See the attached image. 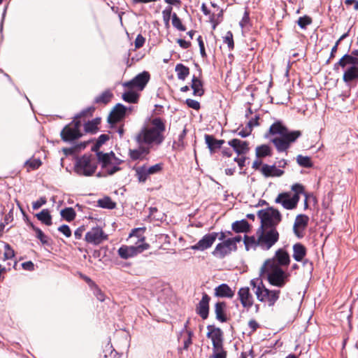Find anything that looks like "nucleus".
I'll return each mask as SVG.
<instances>
[{
    "label": "nucleus",
    "mask_w": 358,
    "mask_h": 358,
    "mask_svg": "<svg viewBox=\"0 0 358 358\" xmlns=\"http://www.w3.org/2000/svg\"><path fill=\"white\" fill-rule=\"evenodd\" d=\"M165 130V122L160 117L150 119L143 125L134 139L138 145H145L150 149L164 142Z\"/></svg>",
    "instance_id": "f257e3e1"
},
{
    "label": "nucleus",
    "mask_w": 358,
    "mask_h": 358,
    "mask_svg": "<svg viewBox=\"0 0 358 358\" xmlns=\"http://www.w3.org/2000/svg\"><path fill=\"white\" fill-rule=\"evenodd\" d=\"M145 230V228L144 227L136 228L132 230L129 234V238L136 237L138 241L136 242V245H122L118 249L117 252L121 258L127 259L149 248V244L144 242L145 237L143 234Z\"/></svg>",
    "instance_id": "f03ea898"
},
{
    "label": "nucleus",
    "mask_w": 358,
    "mask_h": 358,
    "mask_svg": "<svg viewBox=\"0 0 358 358\" xmlns=\"http://www.w3.org/2000/svg\"><path fill=\"white\" fill-rule=\"evenodd\" d=\"M269 283L278 287H282L286 284L289 275L279 265H275L274 260H266L261 268Z\"/></svg>",
    "instance_id": "7ed1b4c3"
},
{
    "label": "nucleus",
    "mask_w": 358,
    "mask_h": 358,
    "mask_svg": "<svg viewBox=\"0 0 358 358\" xmlns=\"http://www.w3.org/2000/svg\"><path fill=\"white\" fill-rule=\"evenodd\" d=\"M250 284L253 287L258 301L267 303L269 306H273L278 300L280 294V290H270L265 287L262 281L258 280L252 279Z\"/></svg>",
    "instance_id": "20e7f679"
},
{
    "label": "nucleus",
    "mask_w": 358,
    "mask_h": 358,
    "mask_svg": "<svg viewBox=\"0 0 358 358\" xmlns=\"http://www.w3.org/2000/svg\"><path fill=\"white\" fill-rule=\"evenodd\" d=\"M257 236L258 246L265 250H269L279 239V233L275 227H259Z\"/></svg>",
    "instance_id": "39448f33"
},
{
    "label": "nucleus",
    "mask_w": 358,
    "mask_h": 358,
    "mask_svg": "<svg viewBox=\"0 0 358 358\" xmlns=\"http://www.w3.org/2000/svg\"><path fill=\"white\" fill-rule=\"evenodd\" d=\"M89 111L90 109L82 111L75 117V119L70 124L64 127L61 131V137L64 141H72L82 136L80 131L81 122L78 119L85 115Z\"/></svg>",
    "instance_id": "423d86ee"
},
{
    "label": "nucleus",
    "mask_w": 358,
    "mask_h": 358,
    "mask_svg": "<svg viewBox=\"0 0 358 358\" xmlns=\"http://www.w3.org/2000/svg\"><path fill=\"white\" fill-rule=\"evenodd\" d=\"M96 154L97 161L101 164V167L106 169L108 175H113L120 170L119 165L122 160L116 157L113 152L103 153L97 151Z\"/></svg>",
    "instance_id": "0eeeda50"
},
{
    "label": "nucleus",
    "mask_w": 358,
    "mask_h": 358,
    "mask_svg": "<svg viewBox=\"0 0 358 358\" xmlns=\"http://www.w3.org/2000/svg\"><path fill=\"white\" fill-rule=\"evenodd\" d=\"M97 168V162L92 155H85L77 159L76 172L80 176H90Z\"/></svg>",
    "instance_id": "6e6552de"
},
{
    "label": "nucleus",
    "mask_w": 358,
    "mask_h": 358,
    "mask_svg": "<svg viewBox=\"0 0 358 358\" xmlns=\"http://www.w3.org/2000/svg\"><path fill=\"white\" fill-rule=\"evenodd\" d=\"M258 216L261 220L260 227H275L281 221V215L278 210L273 208L261 210L258 212Z\"/></svg>",
    "instance_id": "1a4fd4ad"
},
{
    "label": "nucleus",
    "mask_w": 358,
    "mask_h": 358,
    "mask_svg": "<svg viewBox=\"0 0 358 358\" xmlns=\"http://www.w3.org/2000/svg\"><path fill=\"white\" fill-rule=\"evenodd\" d=\"M301 136V132L300 131H289L287 129L281 137L273 138L271 141L278 152H284Z\"/></svg>",
    "instance_id": "9d476101"
},
{
    "label": "nucleus",
    "mask_w": 358,
    "mask_h": 358,
    "mask_svg": "<svg viewBox=\"0 0 358 358\" xmlns=\"http://www.w3.org/2000/svg\"><path fill=\"white\" fill-rule=\"evenodd\" d=\"M108 239V235L104 233L101 227L92 228L85 234V240L90 244L97 245Z\"/></svg>",
    "instance_id": "9b49d317"
},
{
    "label": "nucleus",
    "mask_w": 358,
    "mask_h": 358,
    "mask_svg": "<svg viewBox=\"0 0 358 358\" xmlns=\"http://www.w3.org/2000/svg\"><path fill=\"white\" fill-rule=\"evenodd\" d=\"M149 80L150 74L146 71H143L138 74L130 81L124 83L123 86L131 90L137 89L138 90H143Z\"/></svg>",
    "instance_id": "f8f14e48"
},
{
    "label": "nucleus",
    "mask_w": 358,
    "mask_h": 358,
    "mask_svg": "<svg viewBox=\"0 0 358 358\" xmlns=\"http://www.w3.org/2000/svg\"><path fill=\"white\" fill-rule=\"evenodd\" d=\"M299 201V195L290 196L289 193L279 194L275 201L278 203H281L282 206L287 210H292L296 207Z\"/></svg>",
    "instance_id": "ddd939ff"
},
{
    "label": "nucleus",
    "mask_w": 358,
    "mask_h": 358,
    "mask_svg": "<svg viewBox=\"0 0 358 358\" xmlns=\"http://www.w3.org/2000/svg\"><path fill=\"white\" fill-rule=\"evenodd\" d=\"M237 247L234 246L231 244V241H229V239H227L222 243H218L212 254L215 257H217L219 258H224L226 255L230 254L232 251L236 250Z\"/></svg>",
    "instance_id": "4468645a"
},
{
    "label": "nucleus",
    "mask_w": 358,
    "mask_h": 358,
    "mask_svg": "<svg viewBox=\"0 0 358 358\" xmlns=\"http://www.w3.org/2000/svg\"><path fill=\"white\" fill-rule=\"evenodd\" d=\"M218 233L213 232L206 234L199 242L191 248L194 250L203 251L212 246L217 238Z\"/></svg>",
    "instance_id": "2eb2a0df"
},
{
    "label": "nucleus",
    "mask_w": 358,
    "mask_h": 358,
    "mask_svg": "<svg viewBox=\"0 0 358 358\" xmlns=\"http://www.w3.org/2000/svg\"><path fill=\"white\" fill-rule=\"evenodd\" d=\"M237 295L244 308L248 310L253 306L254 299L248 287H241L238 291Z\"/></svg>",
    "instance_id": "dca6fc26"
},
{
    "label": "nucleus",
    "mask_w": 358,
    "mask_h": 358,
    "mask_svg": "<svg viewBox=\"0 0 358 358\" xmlns=\"http://www.w3.org/2000/svg\"><path fill=\"white\" fill-rule=\"evenodd\" d=\"M208 333L207 337L212 341L213 348L223 345V332L222 330L215 327L213 325H208L207 327Z\"/></svg>",
    "instance_id": "f3484780"
},
{
    "label": "nucleus",
    "mask_w": 358,
    "mask_h": 358,
    "mask_svg": "<svg viewBox=\"0 0 358 358\" xmlns=\"http://www.w3.org/2000/svg\"><path fill=\"white\" fill-rule=\"evenodd\" d=\"M309 217L306 215H298L295 219L293 229L295 235L299 237H303L302 231L307 227Z\"/></svg>",
    "instance_id": "a211bd4d"
},
{
    "label": "nucleus",
    "mask_w": 358,
    "mask_h": 358,
    "mask_svg": "<svg viewBox=\"0 0 358 358\" xmlns=\"http://www.w3.org/2000/svg\"><path fill=\"white\" fill-rule=\"evenodd\" d=\"M210 300V296L207 294L204 293L202 296L201 300L199 301L196 308V313L203 320H206L208 317Z\"/></svg>",
    "instance_id": "6ab92c4d"
},
{
    "label": "nucleus",
    "mask_w": 358,
    "mask_h": 358,
    "mask_svg": "<svg viewBox=\"0 0 358 358\" xmlns=\"http://www.w3.org/2000/svg\"><path fill=\"white\" fill-rule=\"evenodd\" d=\"M127 108L121 103H117L110 112L108 120L110 124H115L120 121L125 116Z\"/></svg>",
    "instance_id": "aec40b11"
},
{
    "label": "nucleus",
    "mask_w": 358,
    "mask_h": 358,
    "mask_svg": "<svg viewBox=\"0 0 358 358\" xmlns=\"http://www.w3.org/2000/svg\"><path fill=\"white\" fill-rule=\"evenodd\" d=\"M228 145L232 147L238 155H245L250 150L248 143L238 138H234L229 141Z\"/></svg>",
    "instance_id": "412c9836"
},
{
    "label": "nucleus",
    "mask_w": 358,
    "mask_h": 358,
    "mask_svg": "<svg viewBox=\"0 0 358 358\" xmlns=\"http://www.w3.org/2000/svg\"><path fill=\"white\" fill-rule=\"evenodd\" d=\"M268 260H274L275 265H279L280 267L288 266L290 262L289 255L287 251L283 249H278L271 259Z\"/></svg>",
    "instance_id": "4be33fe9"
},
{
    "label": "nucleus",
    "mask_w": 358,
    "mask_h": 358,
    "mask_svg": "<svg viewBox=\"0 0 358 358\" xmlns=\"http://www.w3.org/2000/svg\"><path fill=\"white\" fill-rule=\"evenodd\" d=\"M262 173L266 178L281 176L284 171L278 169L275 165L263 164L261 168Z\"/></svg>",
    "instance_id": "5701e85b"
},
{
    "label": "nucleus",
    "mask_w": 358,
    "mask_h": 358,
    "mask_svg": "<svg viewBox=\"0 0 358 358\" xmlns=\"http://www.w3.org/2000/svg\"><path fill=\"white\" fill-rule=\"evenodd\" d=\"M215 295L217 297L231 299L234 296V292L227 284L223 283L215 288Z\"/></svg>",
    "instance_id": "b1692460"
},
{
    "label": "nucleus",
    "mask_w": 358,
    "mask_h": 358,
    "mask_svg": "<svg viewBox=\"0 0 358 358\" xmlns=\"http://www.w3.org/2000/svg\"><path fill=\"white\" fill-rule=\"evenodd\" d=\"M150 152V148L145 145H139L138 149L129 150V156L132 160H142Z\"/></svg>",
    "instance_id": "393cba45"
},
{
    "label": "nucleus",
    "mask_w": 358,
    "mask_h": 358,
    "mask_svg": "<svg viewBox=\"0 0 358 358\" xmlns=\"http://www.w3.org/2000/svg\"><path fill=\"white\" fill-rule=\"evenodd\" d=\"M205 141L211 153H213L217 149H220L221 146L224 143V140H217L212 135L208 134L205 135Z\"/></svg>",
    "instance_id": "a878e982"
},
{
    "label": "nucleus",
    "mask_w": 358,
    "mask_h": 358,
    "mask_svg": "<svg viewBox=\"0 0 358 358\" xmlns=\"http://www.w3.org/2000/svg\"><path fill=\"white\" fill-rule=\"evenodd\" d=\"M225 309L226 303L224 302H217L215 305L216 319L222 322H224L227 320L225 314Z\"/></svg>",
    "instance_id": "bb28decb"
},
{
    "label": "nucleus",
    "mask_w": 358,
    "mask_h": 358,
    "mask_svg": "<svg viewBox=\"0 0 358 358\" xmlns=\"http://www.w3.org/2000/svg\"><path fill=\"white\" fill-rule=\"evenodd\" d=\"M358 79V67L351 66L343 73V80L345 83H350Z\"/></svg>",
    "instance_id": "cd10ccee"
},
{
    "label": "nucleus",
    "mask_w": 358,
    "mask_h": 358,
    "mask_svg": "<svg viewBox=\"0 0 358 358\" xmlns=\"http://www.w3.org/2000/svg\"><path fill=\"white\" fill-rule=\"evenodd\" d=\"M293 258L296 262H301L306 255V248L301 243H296L293 246Z\"/></svg>",
    "instance_id": "c85d7f7f"
},
{
    "label": "nucleus",
    "mask_w": 358,
    "mask_h": 358,
    "mask_svg": "<svg viewBox=\"0 0 358 358\" xmlns=\"http://www.w3.org/2000/svg\"><path fill=\"white\" fill-rule=\"evenodd\" d=\"M232 229L236 233H243L249 231L250 224L245 220L236 221L232 224Z\"/></svg>",
    "instance_id": "c756f323"
},
{
    "label": "nucleus",
    "mask_w": 358,
    "mask_h": 358,
    "mask_svg": "<svg viewBox=\"0 0 358 358\" xmlns=\"http://www.w3.org/2000/svg\"><path fill=\"white\" fill-rule=\"evenodd\" d=\"M192 88L193 90V94L194 96H202L204 93V90L203 89V84L201 80H199L196 76H193L192 80Z\"/></svg>",
    "instance_id": "7c9ffc66"
},
{
    "label": "nucleus",
    "mask_w": 358,
    "mask_h": 358,
    "mask_svg": "<svg viewBox=\"0 0 358 358\" xmlns=\"http://www.w3.org/2000/svg\"><path fill=\"white\" fill-rule=\"evenodd\" d=\"M287 129L281 122H276L270 127L269 132L273 135L278 134L281 137Z\"/></svg>",
    "instance_id": "2f4dec72"
},
{
    "label": "nucleus",
    "mask_w": 358,
    "mask_h": 358,
    "mask_svg": "<svg viewBox=\"0 0 358 358\" xmlns=\"http://www.w3.org/2000/svg\"><path fill=\"white\" fill-rule=\"evenodd\" d=\"M99 207L106 209H114L116 207V203L112 201L109 196H104L97 201Z\"/></svg>",
    "instance_id": "473e14b6"
},
{
    "label": "nucleus",
    "mask_w": 358,
    "mask_h": 358,
    "mask_svg": "<svg viewBox=\"0 0 358 358\" xmlns=\"http://www.w3.org/2000/svg\"><path fill=\"white\" fill-rule=\"evenodd\" d=\"M36 217L38 220L48 226L52 224V217L48 209H43L39 213L36 214Z\"/></svg>",
    "instance_id": "72a5a7b5"
},
{
    "label": "nucleus",
    "mask_w": 358,
    "mask_h": 358,
    "mask_svg": "<svg viewBox=\"0 0 358 358\" xmlns=\"http://www.w3.org/2000/svg\"><path fill=\"white\" fill-rule=\"evenodd\" d=\"M179 80H184L189 73V69L182 64H178L175 69Z\"/></svg>",
    "instance_id": "f704fd0d"
},
{
    "label": "nucleus",
    "mask_w": 358,
    "mask_h": 358,
    "mask_svg": "<svg viewBox=\"0 0 358 358\" xmlns=\"http://www.w3.org/2000/svg\"><path fill=\"white\" fill-rule=\"evenodd\" d=\"M255 154L257 158H262L267 156H271V150L268 145H262L256 148Z\"/></svg>",
    "instance_id": "c9c22d12"
},
{
    "label": "nucleus",
    "mask_w": 358,
    "mask_h": 358,
    "mask_svg": "<svg viewBox=\"0 0 358 358\" xmlns=\"http://www.w3.org/2000/svg\"><path fill=\"white\" fill-rule=\"evenodd\" d=\"M136 176H137L139 182H145L149 176L148 173H147V170L145 169V166L137 167L136 169Z\"/></svg>",
    "instance_id": "e433bc0d"
},
{
    "label": "nucleus",
    "mask_w": 358,
    "mask_h": 358,
    "mask_svg": "<svg viewBox=\"0 0 358 358\" xmlns=\"http://www.w3.org/2000/svg\"><path fill=\"white\" fill-rule=\"evenodd\" d=\"M296 162L299 166L302 167L310 168L313 166L311 159L308 156H303L301 155H299L296 157Z\"/></svg>",
    "instance_id": "4c0bfd02"
},
{
    "label": "nucleus",
    "mask_w": 358,
    "mask_h": 358,
    "mask_svg": "<svg viewBox=\"0 0 358 358\" xmlns=\"http://www.w3.org/2000/svg\"><path fill=\"white\" fill-rule=\"evenodd\" d=\"M62 217L68 222L74 220L76 217L75 210L72 208H66L61 210Z\"/></svg>",
    "instance_id": "58836bf2"
},
{
    "label": "nucleus",
    "mask_w": 358,
    "mask_h": 358,
    "mask_svg": "<svg viewBox=\"0 0 358 358\" xmlns=\"http://www.w3.org/2000/svg\"><path fill=\"white\" fill-rule=\"evenodd\" d=\"M112 96L113 94L110 91H105L95 99V102L98 103H101L106 104L110 101Z\"/></svg>",
    "instance_id": "ea45409f"
},
{
    "label": "nucleus",
    "mask_w": 358,
    "mask_h": 358,
    "mask_svg": "<svg viewBox=\"0 0 358 358\" xmlns=\"http://www.w3.org/2000/svg\"><path fill=\"white\" fill-rule=\"evenodd\" d=\"M138 94L132 91H129L127 92H124L122 95V99L124 101L128 103H135L137 101L138 99Z\"/></svg>",
    "instance_id": "a19ab883"
},
{
    "label": "nucleus",
    "mask_w": 358,
    "mask_h": 358,
    "mask_svg": "<svg viewBox=\"0 0 358 358\" xmlns=\"http://www.w3.org/2000/svg\"><path fill=\"white\" fill-rule=\"evenodd\" d=\"M227 352L223 348V345L213 348V358H226Z\"/></svg>",
    "instance_id": "79ce46f5"
},
{
    "label": "nucleus",
    "mask_w": 358,
    "mask_h": 358,
    "mask_svg": "<svg viewBox=\"0 0 358 358\" xmlns=\"http://www.w3.org/2000/svg\"><path fill=\"white\" fill-rule=\"evenodd\" d=\"M172 24L173 26L180 31H185V27L182 24L180 19L178 17L176 13L172 15Z\"/></svg>",
    "instance_id": "37998d69"
},
{
    "label": "nucleus",
    "mask_w": 358,
    "mask_h": 358,
    "mask_svg": "<svg viewBox=\"0 0 358 358\" xmlns=\"http://www.w3.org/2000/svg\"><path fill=\"white\" fill-rule=\"evenodd\" d=\"M348 54L343 55L340 60L334 64V69L337 71L338 68L341 66L342 69L346 67L347 65H350V62L348 61Z\"/></svg>",
    "instance_id": "c03bdc74"
},
{
    "label": "nucleus",
    "mask_w": 358,
    "mask_h": 358,
    "mask_svg": "<svg viewBox=\"0 0 358 358\" xmlns=\"http://www.w3.org/2000/svg\"><path fill=\"white\" fill-rule=\"evenodd\" d=\"M244 243L245 245V248H246L247 250H248V248L250 247L258 246V245H257V236L255 237V236H245V238H244Z\"/></svg>",
    "instance_id": "a18cd8bd"
},
{
    "label": "nucleus",
    "mask_w": 358,
    "mask_h": 358,
    "mask_svg": "<svg viewBox=\"0 0 358 358\" xmlns=\"http://www.w3.org/2000/svg\"><path fill=\"white\" fill-rule=\"evenodd\" d=\"M298 25L301 28V29H306V27L310 24L312 23V20L310 17L308 16H303V17H300L298 20Z\"/></svg>",
    "instance_id": "49530a36"
},
{
    "label": "nucleus",
    "mask_w": 358,
    "mask_h": 358,
    "mask_svg": "<svg viewBox=\"0 0 358 358\" xmlns=\"http://www.w3.org/2000/svg\"><path fill=\"white\" fill-rule=\"evenodd\" d=\"M109 139V137L108 135H106V134H102L101 135L99 138H98V141L96 142V143L94 145V146L92 148V151H94V152H97L99 147L103 144L106 141H108Z\"/></svg>",
    "instance_id": "de8ad7c7"
},
{
    "label": "nucleus",
    "mask_w": 358,
    "mask_h": 358,
    "mask_svg": "<svg viewBox=\"0 0 358 358\" xmlns=\"http://www.w3.org/2000/svg\"><path fill=\"white\" fill-rule=\"evenodd\" d=\"M25 165L31 169H36L41 165V161L38 159H31L26 162Z\"/></svg>",
    "instance_id": "09e8293b"
},
{
    "label": "nucleus",
    "mask_w": 358,
    "mask_h": 358,
    "mask_svg": "<svg viewBox=\"0 0 358 358\" xmlns=\"http://www.w3.org/2000/svg\"><path fill=\"white\" fill-rule=\"evenodd\" d=\"M224 43L227 44L228 48L232 50L234 47L233 34L231 31H227L225 36L224 37Z\"/></svg>",
    "instance_id": "8fccbe9b"
},
{
    "label": "nucleus",
    "mask_w": 358,
    "mask_h": 358,
    "mask_svg": "<svg viewBox=\"0 0 358 358\" xmlns=\"http://www.w3.org/2000/svg\"><path fill=\"white\" fill-rule=\"evenodd\" d=\"M145 169L147 170V173H148L149 176L157 173L160 172L162 169V164H156L152 166L147 167L145 166Z\"/></svg>",
    "instance_id": "3c124183"
},
{
    "label": "nucleus",
    "mask_w": 358,
    "mask_h": 358,
    "mask_svg": "<svg viewBox=\"0 0 358 358\" xmlns=\"http://www.w3.org/2000/svg\"><path fill=\"white\" fill-rule=\"evenodd\" d=\"M149 217L155 220H162L163 219V214H157V208L155 207H150L149 208Z\"/></svg>",
    "instance_id": "603ef678"
},
{
    "label": "nucleus",
    "mask_w": 358,
    "mask_h": 358,
    "mask_svg": "<svg viewBox=\"0 0 358 358\" xmlns=\"http://www.w3.org/2000/svg\"><path fill=\"white\" fill-rule=\"evenodd\" d=\"M4 259H12L15 256V252L11 248V247L8 244H5L4 245Z\"/></svg>",
    "instance_id": "864d4df0"
},
{
    "label": "nucleus",
    "mask_w": 358,
    "mask_h": 358,
    "mask_svg": "<svg viewBox=\"0 0 358 358\" xmlns=\"http://www.w3.org/2000/svg\"><path fill=\"white\" fill-rule=\"evenodd\" d=\"M292 190L293 192H294V195L299 196V194H306L304 192V188H303V185H301V184H299V183H296V184L293 185L292 186Z\"/></svg>",
    "instance_id": "5fc2aeb1"
},
{
    "label": "nucleus",
    "mask_w": 358,
    "mask_h": 358,
    "mask_svg": "<svg viewBox=\"0 0 358 358\" xmlns=\"http://www.w3.org/2000/svg\"><path fill=\"white\" fill-rule=\"evenodd\" d=\"M47 202V199L45 197H41L38 200L33 202L32 208L34 210H38L43 205L45 204Z\"/></svg>",
    "instance_id": "6e6d98bb"
},
{
    "label": "nucleus",
    "mask_w": 358,
    "mask_h": 358,
    "mask_svg": "<svg viewBox=\"0 0 358 358\" xmlns=\"http://www.w3.org/2000/svg\"><path fill=\"white\" fill-rule=\"evenodd\" d=\"M34 230L36 231V236L37 238H38L43 243H47V239L45 235L43 232L38 228H36L33 227Z\"/></svg>",
    "instance_id": "4d7b16f0"
},
{
    "label": "nucleus",
    "mask_w": 358,
    "mask_h": 358,
    "mask_svg": "<svg viewBox=\"0 0 358 358\" xmlns=\"http://www.w3.org/2000/svg\"><path fill=\"white\" fill-rule=\"evenodd\" d=\"M58 231L62 233L66 237L69 238L71 236V230L66 224H63L58 228Z\"/></svg>",
    "instance_id": "13d9d810"
},
{
    "label": "nucleus",
    "mask_w": 358,
    "mask_h": 358,
    "mask_svg": "<svg viewBox=\"0 0 358 358\" xmlns=\"http://www.w3.org/2000/svg\"><path fill=\"white\" fill-rule=\"evenodd\" d=\"M187 105L193 109L198 110L200 108V103L199 101L192 99H187L186 100Z\"/></svg>",
    "instance_id": "bf43d9fd"
},
{
    "label": "nucleus",
    "mask_w": 358,
    "mask_h": 358,
    "mask_svg": "<svg viewBox=\"0 0 358 358\" xmlns=\"http://www.w3.org/2000/svg\"><path fill=\"white\" fill-rule=\"evenodd\" d=\"M259 117L255 115V118H252L248 123L247 127L248 129L252 131L254 127H257L259 125L258 122Z\"/></svg>",
    "instance_id": "052dcab7"
},
{
    "label": "nucleus",
    "mask_w": 358,
    "mask_h": 358,
    "mask_svg": "<svg viewBox=\"0 0 358 358\" xmlns=\"http://www.w3.org/2000/svg\"><path fill=\"white\" fill-rule=\"evenodd\" d=\"M144 43L145 38L142 35L138 34L135 40V47L136 48H140L143 45Z\"/></svg>",
    "instance_id": "680f3d73"
},
{
    "label": "nucleus",
    "mask_w": 358,
    "mask_h": 358,
    "mask_svg": "<svg viewBox=\"0 0 358 358\" xmlns=\"http://www.w3.org/2000/svg\"><path fill=\"white\" fill-rule=\"evenodd\" d=\"M22 266L23 269L27 270V271H31L34 270V264L31 261H28V262L22 263Z\"/></svg>",
    "instance_id": "e2e57ef3"
},
{
    "label": "nucleus",
    "mask_w": 358,
    "mask_h": 358,
    "mask_svg": "<svg viewBox=\"0 0 358 358\" xmlns=\"http://www.w3.org/2000/svg\"><path fill=\"white\" fill-rule=\"evenodd\" d=\"M171 10H172V8L169 7V8L164 10L162 12L164 20V21L166 22V23H168V22L170 19V17L171 15Z\"/></svg>",
    "instance_id": "0e129e2a"
},
{
    "label": "nucleus",
    "mask_w": 358,
    "mask_h": 358,
    "mask_svg": "<svg viewBox=\"0 0 358 358\" xmlns=\"http://www.w3.org/2000/svg\"><path fill=\"white\" fill-rule=\"evenodd\" d=\"M85 231L84 227H78L75 231H74V236L76 239H80L83 234Z\"/></svg>",
    "instance_id": "69168bd1"
},
{
    "label": "nucleus",
    "mask_w": 358,
    "mask_h": 358,
    "mask_svg": "<svg viewBox=\"0 0 358 358\" xmlns=\"http://www.w3.org/2000/svg\"><path fill=\"white\" fill-rule=\"evenodd\" d=\"M177 43L179 44V45L182 48H184V49L188 48L191 45L190 42L186 41H185L183 39H180V38L177 40Z\"/></svg>",
    "instance_id": "338daca9"
},
{
    "label": "nucleus",
    "mask_w": 358,
    "mask_h": 358,
    "mask_svg": "<svg viewBox=\"0 0 358 358\" xmlns=\"http://www.w3.org/2000/svg\"><path fill=\"white\" fill-rule=\"evenodd\" d=\"M348 61L350 63V65L355 66L358 67V58L352 56V55H348Z\"/></svg>",
    "instance_id": "774afa93"
}]
</instances>
